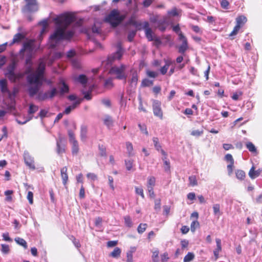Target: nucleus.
Segmentation results:
<instances>
[{
  "mask_svg": "<svg viewBox=\"0 0 262 262\" xmlns=\"http://www.w3.org/2000/svg\"><path fill=\"white\" fill-rule=\"evenodd\" d=\"M138 80V79L137 72L136 71H134L132 73V78H131L130 80L129 81L131 86H136L137 84Z\"/></svg>",
  "mask_w": 262,
  "mask_h": 262,
  "instance_id": "obj_21",
  "label": "nucleus"
},
{
  "mask_svg": "<svg viewBox=\"0 0 262 262\" xmlns=\"http://www.w3.org/2000/svg\"><path fill=\"white\" fill-rule=\"evenodd\" d=\"M25 38V35L22 33H17L14 35L12 41L10 43L12 45L14 43H19L22 40Z\"/></svg>",
  "mask_w": 262,
  "mask_h": 262,
  "instance_id": "obj_16",
  "label": "nucleus"
},
{
  "mask_svg": "<svg viewBox=\"0 0 262 262\" xmlns=\"http://www.w3.org/2000/svg\"><path fill=\"white\" fill-rule=\"evenodd\" d=\"M138 126L140 129V130L144 133L146 135H148V131L147 130L146 126L145 124H141V123L138 124Z\"/></svg>",
  "mask_w": 262,
  "mask_h": 262,
  "instance_id": "obj_47",
  "label": "nucleus"
},
{
  "mask_svg": "<svg viewBox=\"0 0 262 262\" xmlns=\"http://www.w3.org/2000/svg\"><path fill=\"white\" fill-rule=\"evenodd\" d=\"M46 63L41 59L37 67V73L33 72L32 67H28L26 70L28 75L26 77L28 83L27 92L30 97L37 95L43 82V75Z\"/></svg>",
  "mask_w": 262,
  "mask_h": 262,
  "instance_id": "obj_1",
  "label": "nucleus"
},
{
  "mask_svg": "<svg viewBox=\"0 0 262 262\" xmlns=\"http://www.w3.org/2000/svg\"><path fill=\"white\" fill-rule=\"evenodd\" d=\"M199 223L198 221L195 220V221H193V222H192L191 225H190L191 231L194 232L196 229V228L198 226H199Z\"/></svg>",
  "mask_w": 262,
  "mask_h": 262,
  "instance_id": "obj_51",
  "label": "nucleus"
},
{
  "mask_svg": "<svg viewBox=\"0 0 262 262\" xmlns=\"http://www.w3.org/2000/svg\"><path fill=\"white\" fill-rule=\"evenodd\" d=\"M156 179L154 177H150L148 178L147 180V187H153L155 185Z\"/></svg>",
  "mask_w": 262,
  "mask_h": 262,
  "instance_id": "obj_41",
  "label": "nucleus"
},
{
  "mask_svg": "<svg viewBox=\"0 0 262 262\" xmlns=\"http://www.w3.org/2000/svg\"><path fill=\"white\" fill-rule=\"evenodd\" d=\"M99 150L100 151V155L102 157L106 156V148L103 145L99 144L98 146Z\"/></svg>",
  "mask_w": 262,
  "mask_h": 262,
  "instance_id": "obj_43",
  "label": "nucleus"
},
{
  "mask_svg": "<svg viewBox=\"0 0 262 262\" xmlns=\"http://www.w3.org/2000/svg\"><path fill=\"white\" fill-rule=\"evenodd\" d=\"M81 93L84 95L83 99H85L87 100H90L92 99V94H91V91H85L84 90H82Z\"/></svg>",
  "mask_w": 262,
  "mask_h": 262,
  "instance_id": "obj_36",
  "label": "nucleus"
},
{
  "mask_svg": "<svg viewBox=\"0 0 262 262\" xmlns=\"http://www.w3.org/2000/svg\"><path fill=\"white\" fill-rule=\"evenodd\" d=\"M213 209L214 214L215 215L219 216L220 215V205L219 204H215L213 206Z\"/></svg>",
  "mask_w": 262,
  "mask_h": 262,
  "instance_id": "obj_48",
  "label": "nucleus"
},
{
  "mask_svg": "<svg viewBox=\"0 0 262 262\" xmlns=\"http://www.w3.org/2000/svg\"><path fill=\"white\" fill-rule=\"evenodd\" d=\"M58 92L56 88H53L50 91L46 92L44 93L38 92L36 99L39 101H44L47 99H52L55 97Z\"/></svg>",
  "mask_w": 262,
  "mask_h": 262,
  "instance_id": "obj_6",
  "label": "nucleus"
},
{
  "mask_svg": "<svg viewBox=\"0 0 262 262\" xmlns=\"http://www.w3.org/2000/svg\"><path fill=\"white\" fill-rule=\"evenodd\" d=\"M74 32L72 30H67L66 28L57 26L49 37V41L52 48H55L61 41L70 40L73 36Z\"/></svg>",
  "mask_w": 262,
  "mask_h": 262,
  "instance_id": "obj_2",
  "label": "nucleus"
},
{
  "mask_svg": "<svg viewBox=\"0 0 262 262\" xmlns=\"http://www.w3.org/2000/svg\"><path fill=\"white\" fill-rule=\"evenodd\" d=\"M24 158L25 163L27 166L32 169H35V166L34 164L33 158L30 155L28 152L25 151L24 154Z\"/></svg>",
  "mask_w": 262,
  "mask_h": 262,
  "instance_id": "obj_10",
  "label": "nucleus"
},
{
  "mask_svg": "<svg viewBox=\"0 0 262 262\" xmlns=\"http://www.w3.org/2000/svg\"><path fill=\"white\" fill-rule=\"evenodd\" d=\"M72 145V152L73 155H77L79 151L78 143L77 140L70 142Z\"/></svg>",
  "mask_w": 262,
  "mask_h": 262,
  "instance_id": "obj_23",
  "label": "nucleus"
},
{
  "mask_svg": "<svg viewBox=\"0 0 262 262\" xmlns=\"http://www.w3.org/2000/svg\"><path fill=\"white\" fill-rule=\"evenodd\" d=\"M247 20V18L243 15H240L238 16L236 18V25L234 27L233 31L230 32V36L236 35L240 28L244 25Z\"/></svg>",
  "mask_w": 262,
  "mask_h": 262,
  "instance_id": "obj_7",
  "label": "nucleus"
},
{
  "mask_svg": "<svg viewBox=\"0 0 262 262\" xmlns=\"http://www.w3.org/2000/svg\"><path fill=\"white\" fill-rule=\"evenodd\" d=\"M171 62L170 61H166V64L163 67H162L160 69V72L162 75H165L167 71V70Z\"/></svg>",
  "mask_w": 262,
  "mask_h": 262,
  "instance_id": "obj_33",
  "label": "nucleus"
},
{
  "mask_svg": "<svg viewBox=\"0 0 262 262\" xmlns=\"http://www.w3.org/2000/svg\"><path fill=\"white\" fill-rule=\"evenodd\" d=\"M16 67V63L15 61H13L7 67L6 71L5 74H9L15 72V70Z\"/></svg>",
  "mask_w": 262,
  "mask_h": 262,
  "instance_id": "obj_19",
  "label": "nucleus"
},
{
  "mask_svg": "<svg viewBox=\"0 0 262 262\" xmlns=\"http://www.w3.org/2000/svg\"><path fill=\"white\" fill-rule=\"evenodd\" d=\"M83 100V99H78V100H76L72 105H70L72 110L75 108L78 105H79L80 103Z\"/></svg>",
  "mask_w": 262,
  "mask_h": 262,
  "instance_id": "obj_56",
  "label": "nucleus"
},
{
  "mask_svg": "<svg viewBox=\"0 0 262 262\" xmlns=\"http://www.w3.org/2000/svg\"><path fill=\"white\" fill-rule=\"evenodd\" d=\"M126 146L128 156H133V154L132 151L133 150V147L132 144L129 142H126Z\"/></svg>",
  "mask_w": 262,
  "mask_h": 262,
  "instance_id": "obj_34",
  "label": "nucleus"
},
{
  "mask_svg": "<svg viewBox=\"0 0 262 262\" xmlns=\"http://www.w3.org/2000/svg\"><path fill=\"white\" fill-rule=\"evenodd\" d=\"M69 91V88L68 85L64 82H62V85L60 89L59 94L60 95H63L64 94L68 93Z\"/></svg>",
  "mask_w": 262,
  "mask_h": 262,
  "instance_id": "obj_26",
  "label": "nucleus"
},
{
  "mask_svg": "<svg viewBox=\"0 0 262 262\" xmlns=\"http://www.w3.org/2000/svg\"><path fill=\"white\" fill-rule=\"evenodd\" d=\"M68 168L67 166L62 167L60 170L61 177L62 180V183L64 186L67 185L68 181V176L67 173Z\"/></svg>",
  "mask_w": 262,
  "mask_h": 262,
  "instance_id": "obj_13",
  "label": "nucleus"
},
{
  "mask_svg": "<svg viewBox=\"0 0 262 262\" xmlns=\"http://www.w3.org/2000/svg\"><path fill=\"white\" fill-rule=\"evenodd\" d=\"M64 20L67 25H70L74 21V18L72 16L67 15L64 18Z\"/></svg>",
  "mask_w": 262,
  "mask_h": 262,
  "instance_id": "obj_49",
  "label": "nucleus"
},
{
  "mask_svg": "<svg viewBox=\"0 0 262 262\" xmlns=\"http://www.w3.org/2000/svg\"><path fill=\"white\" fill-rule=\"evenodd\" d=\"M0 88L2 93H7L8 92V89L7 88V82L6 79L1 80Z\"/></svg>",
  "mask_w": 262,
  "mask_h": 262,
  "instance_id": "obj_22",
  "label": "nucleus"
},
{
  "mask_svg": "<svg viewBox=\"0 0 262 262\" xmlns=\"http://www.w3.org/2000/svg\"><path fill=\"white\" fill-rule=\"evenodd\" d=\"M136 34V30H133L130 31L127 35V39L128 41L132 42L133 40V39L134 37L135 36Z\"/></svg>",
  "mask_w": 262,
  "mask_h": 262,
  "instance_id": "obj_45",
  "label": "nucleus"
},
{
  "mask_svg": "<svg viewBox=\"0 0 262 262\" xmlns=\"http://www.w3.org/2000/svg\"><path fill=\"white\" fill-rule=\"evenodd\" d=\"M68 135L69 137L70 142H72L75 140H76L75 138L74 133L72 130H70V129L68 130Z\"/></svg>",
  "mask_w": 262,
  "mask_h": 262,
  "instance_id": "obj_52",
  "label": "nucleus"
},
{
  "mask_svg": "<svg viewBox=\"0 0 262 262\" xmlns=\"http://www.w3.org/2000/svg\"><path fill=\"white\" fill-rule=\"evenodd\" d=\"M147 227V224H140L137 228L138 232L139 234L143 233L146 230V228Z\"/></svg>",
  "mask_w": 262,
  "mask_h": 262,
  "instance_id": "obj_35",
  "label": "nucleus"
},
{
  "mask_svg": "<svg viewBox=\"0 0 262 262\" xmlns=\"http://www.w3.org/2000/svg\"><path fill=\"white\" fill-rule=\"evenodd\" d=\"M236 177L238 179L243 180L245 177V172L242 170H237L236 171Z\"/></svg>",
  "mask_w": 262,
  "mask_h": 262,
  "instance_id": "obj_40",
  "label": "nucleus"
},
{
  "mask_svg": "<svg viewBox=\"0 0 262 262\" xmlns=\"http://www.w3.org/2000/svg\"><path fill=\"white\" fill-rule=\"evenodd\" d=\"M154 0H144L143 2V5L145 8H147L152 3Z\"/></svg>",
  "mask_w": 262,
  "mask_h": 262,
  "instance_id": "obj_64",
  "label": "nucleus"
},
{
  "mask_svg": "<svg viewBox=\"0 0 262 262\" xmlns=\"http://www.w3.org/2000/svg\"><path fill=\"white\" fill-rule=\"evenodd\" d=\"M127 24L128 25H133L136 28H138L142 26V24L137 22L133 17H130L128 20Z\"/></svg>",
  "mask_w": 262,
  "mask_h": 262,
  "instance_id": "obj_28",
  "label": "nucleus"
},
{
  "mask_svg": "<svg viewBox=\"0 0 262 262\" xmlns=\"http://www.w3.org/2000/svg\"><path fill=\"white\" fill-rule=\"evenodd\" d=\"M102 103L106 107H110L111 106V101L108 99H103L101 100Z\"/></svg>",
  "mask_w": 262,
  "mask_h": 262,
  "instance_id": "obj_60",
  "label": "nucleus"
},
{
  "mask_svg": "<svg viewBox=\"0 0 262 262\" xmlns=\"http://www.w3.org/2000/svg\"><path fill=\"white\" fill-rule=\"evenodd\" d=\"M216 248L214 250L219 252L222 250L221 247V241L219 238L216 239Z\"/></svg>",
  "mask_w": 262,
  "mask_h": 262,
  "instance_id": "obj_54",
  "label": "nucleus"
},
{
  "mask_svg": "<svg viewBox=\"0 0 262 262\" xmlns=\"http://www.w3.org/2000/svg\"><path fill=\"white\" fill-rule=\"evenodd\" d=\"M135 191L136 193L141 196L142 198H144V195L143 193V190L142 188H138L137 187H135Z\"/></svg>",
  "mask_w": 262,
  "mask_h": 262,
  "instance_id": "obj_57",
  "label": "nucleus"
},
{
  "mask_svg": "<svg viewBox=\"0 0 262 262\" xmlns=\"http://www.w3.org/2000/svg\"><path fill=\"white\" fill-rule=\"evenodd\" d=\"M121 253V249L119 247H116L114 250L109 254V256L113 258H118L120 257Z\"/></svg>",
  "mask_w": 262,
  "mask_h": 262,
  "instance_id": "obj_20",
  "label": "nucleus"
},
{
  "mask_svg": "<svg viewBox=\"0 0 262 262\" xmlns=\"http://www.w3.org/2000/svg\"><path fill=\"white\" fill-rule=\"evenodd\" d=\"M125 224L128 227H131L133 225L131 218L129 216H125L124 217Z\"/></svg>",
  "mask_w": 262,
  "mask_h": 262,
  "instance_id": "obj_44",
  "label": "nucleus"
},
{
  "mask_svg": "<svg viewBox=\"0 0 262 262\" xmlns=\"http://www.w3.org/2000/svg\"><path fill=\"white\" fill-rule=\"evenodd\" d=\"M152 141L154 144V146L156 150L158 151H159L160 149L161 148V146L159 142V139L157 137H154L152 138Z\"/></svg>",
  "mask_w": 262,
  "mask_h": 262,
  "instance_id": "obj_38",
  "label": "nucleus"
},
{
  "mask_svg": "<svg viewBox=\"0 0 262 262\" xmlns=\"http://www.w3.org/2000/svg\"><path fill=\"white\" fill-rule=\"evenodd\" d=\"M145 36L148 40V41H152L154 39V38L152 35V31L151 29H148L145 31Z\"/></svg>",
  "mask_w": 262,
  "mask_h": 262,
  "instance_id": "obj_30",
  "label": "nucleus"
},
{
  "mask_svg": "<svg viewBox=\"0 0 262 262\" xmlns=\"http://www.w3.org/2000/svg\"><path fill=\"white\" fill-rule=\"evenodd\" d=\"M2 251L5 254H7L9 251V247L8 245L2 244Z\"/></svg>",
  "mask_w": 262,
  "mask_h": 262,
  "instance_id": "obj_55",
  "label": "nucleus"
},
{
  "mask_svg": "<svg viewBox=\"0 0 262 262\" xmlns=\"http://www.w3.org/2000/svg\"><path fill=\"white\" fill-rule=\"evenodd\" d=\"M154 84L153 80H150L147 78H145L142 80L141 82V86L147 87L152 85Z\"/></svg>",
  "mask_w": 262,
  "mask_h": 262,
  "instance_id": "obj_29",
  "label": "nucleus"
},
{
  "mask_svg": "<svg viewBox=\"0 0 262 262\" xmlns=\"http://www.w3.org/2000/svg\"><path fill=\"white\" fill-rule=\"evenodd\" d=\"M23 45L24 46V47H25L26 52L30 54H31L33 53L35 48L34 41L31 39L24 42Z\"/></svg>",
  "mask_w": 262,
  "mask_h": 262,
  "instance_id": "obj_11",
  "label": "nucleus"
},
{
  "mask_svg": "<svg viewBox=\"0 0 262 262\" xmlns=\"http://www.w3.org/2000/svg\"><path fill=\"white\" fill-rule=\"evenodd\" d=\"M124 17L121 15L118 11L114 9L106 17L105 20L108 23L113 27H116L124 20Z\"/></svg>",
  "mask_w": 262,
  "mask_h": 262,
  "instance_id": "obj_3",
  "label": "nucleus"
},
{
  "mask_svg": "<svg viewBox=\"0 0 262 262\" xmlns=\"http://www.w3.org/2000/svg\"><path fill=\"white\" fill-rule=\"evenodd\" d=\"M127 262H133V252L131 251H129L126 254Z\"/></svg>",
  "mask_w": 262,
  "mask_h": 262,
  "instance_id": "obj_59",
  "label": "nucleus"
},
{
  "mask_svg": "<svg viewBox=\"0 0 262 262\" xmlns=\"http://www.w3.org/2000/svg\"><path fill=\"white\" fill-rule=\"evenodd\" d=\"M75 80L83 85L84 87L86 86L88 82V78L84 74H80L75 78Z\"/></svg>",
  "mask_w": 262,
  "mask_h": 262,
  "instance_id": "obj_18",
  "label": "nucleus"
},
{
  "mask_svg": "<svg viewBox=\"0 0 262 262\" xmlns=\"http://www.w3.org/2000/svg\"><path fill=\"white\" fill-rule=\"evenodd\" d=\"M126 67L124 64H121L120 66H114L112 67L109 71L111 75L115 76V78L118 80H124V83L126 82L127 75L125 73Z\"/></svg>",
  "mask_w": 262,
  "mask_h": 262,
  "instance_id": "obj_4",
  "label": "nucleus"
},
{
  "mask_svg": "<svg viewBox=\"0 0 262 262\" xmlns=\"http://www.w3.org/2000/svg\"><path fill=\"white\" fill-rule=\"evenodd\" d=\"M246 147L251 152H254L256 151L255 145L251 142H249L246 144Z\"/></svg>",
  "mask_w": 262,
  "mask_h": 262,
  "instance_id": "obj_39",
  "label": "nucleus"
},
{
  "mask_svg": "<svg viewBox=\"0 0 262 262\" xmlns=\"http://www.w3.org/2000/svg\"><path fill=\"white\" fill-rule=\"evenodd\" d=\"M261 171L262 170L260 169L255 170V167L253 166L249 172V176L252 179H254L258 177L261 173Z\"/></svg>",
  "mask_w": 262,
  "mask_h": 262,
  "instance_id": "obj_15",
  "label": "nucleus"
},
{
  "mask_svg": "<svg viewBox=\"0 0 262 262\" xmlns=\"http://www.w3.org/2000/svg\"><path fill=\"white\" fill-rule=\"evenodd\" d=\"M76 52L74 50H70L67 52V56L68 58H72L75 55Z\"/></svg>",
  "mask_w": 262,
  "mask_h": 262,
  "instance_id": "obj_62",
  "label": "nucleus"
},
{
  "mask_svg": "<svg viewBox=\"0 0 262 262\" xmlns=\"http://www.w3.org/2000/svg\"><path fill=\"white\" fill-rule=\"evenodd\" d=\"M63 53L60 52H54L51 56L56 61L63 56Z\"/></svg>",
  "mask_w": 262,
  "mask_h": 262,
  "instance_id": "obj_42",
  "label": "nucleus"
},
{
  "mask_svg": "<svg viewBox=\"0 0 262 262\" xmlns=\"http://www.w3.org/2000/svg\"><path fill=\"white\" fill-rule=\"evenodd\" d=\"M126 168L127 170H130L133 166V160H126L125 161Z\"/></svg>",
  "mask_w": 262,
  "mask_h": 262,
  "instance_id": "obj_46",
  "label": "nucleus"
},
{
  "mask_svg": "<svg viewBox=\"0 0 262 262\" xmlns=\"http://www.w3.org/2000/svg\"><path fill=\"white\" fill-rule=\"evenodd\" d=\"M15 241L16 243L21 246H23L25 249H27L28 245L25 239L20 237H16L15 238Z\"/></svg>",
  "mask_w": 262,
  "mask_h": 262,
  "instance_id": "obj_24",
  "label": "nucleus"
},
{
  "mask_svg": "<svg viewBox=\"0 0 262 262\" xmlns=\"http://www.w3.org/2000/svg\"><path fill=\"white\" fill-rule=\"evenodd\" d=\"M26 5L21 8L23 13H34L38 11V6L36 0H25Z\"/></svg>",
  "mask_w": 262,
  "mask_h": 262,
  "instance_id": "obj_5",
  "label": "nucleus"
},
{
  "mask_svg": "<svg viewBox=\"0 0 262 262\" xmlns=\"http://www.w3.org/2000/svg\"><path fill=\"white\" fill-rule=\"evenodd\" d=\"M13 193L12 190H6L5 192V194L7 196L6 200L7 201H11L12 200V197L10 196L11 194H12Z\"/></svg>",
  "mask_w": 262,
  "mask_h": 262,
  "instance_id": "obj_61",
  "label": "nucleus"
},
{
  "mask_svg": "<svg viewBox=\"0 0 262 262\" xmlns=\"http://www.w3.org/2000/svg\"><path fill=\"white\" fill-rule=\"evenodd\" d=\"M188 48L187 40H185L178 47L179 53L184 54Z\"/></svg>",
  "mask_w": 262,
  "mask_h": 262,
  "instance_id": "obj_17",
  "label": "nucleus"
},
{
  "mask_svg": "<svg viewBox=\"0 0 262 262\" xmlns=\"http://www.w3.org/2000/svg\"><path fill=\"white\" fill-rule=\"evenodd\" d=\"M155 209L156 210H160L161 208V200L160 199H156L155 201Z\"/></svg>",
  "mask_w": 262,
  "mask_h": 262,
  "instance_id": "obj_53",
  "label": "nucleus"
},
{
  "mask_svg": "<svg viewBox=\"0 0 262 262\" xmlns=\"http://www.w3.org/2000/svg\"><path fill=\"white\" fill-rule=\"evenodd\" d=\"M38 110V106L37 105H35L33 104H31L29 105V108L28 110V114H33L36 112H37Z\"/></svg>",
  "mask_w": 262,
  "mask_h": 262,
  "instance_id": "obj_32",
  "label": "nucleus"
},
{
  "mask_svg": "<svg viewBox=\"0 0 262 262\" xmlns=\"http://www.w3.org/2000/svg\"><path fill=\"white\" fill-rule=\"evenodd\" d=\"M204 131L203 130H192L191 133V135L193 136L199 137L203 134Z\"/></svg>",
  "mask_w": 262,
  "mask_h": 262,
  "instance_id": "obj_50",
  "label": "nucleus"
},
{
  "mask_svg": "<svg viewBox=\"0 0 262 262\" xmlns=\"http://www.w3.org/2000/svg\"><path fill=\"white\" fill-rule=\"evenodd\" d=\"M122 56V51L121 46H119L117 51L114 54L108 56L107 62L108 63H112L116 59H120Z\"/></svg>",
  "mask_w": 262,
  "mask_h": 262,
  "instance_id": "obj_9",
  "label": "nucleus"
},
{
  "mask_svg": "<svg viewBox=\"0 0 262 262\" xmlns=\"http://www.w3.org/2000/svg\"><path fill=\"white\" fill-rule=\"evenodd\" d=\"M153 113L155 116L163 118V112L161 108V103L158 100H154L152 103Z\"/></svg>",
  "mask_w": 262,
  "mask_h": 262,
  "instance_id": "obj_8",
  "label": "nucleus"
},
{
  "mask_svg": "<svg viewBox=\"0 0 262 262\" xmlns=\"http://www.w3.org/2000/svg\"><path fill=\"white\" fill-rule=\"evenodd\" d=\"M27 199L29 201V202L30 204H32L33 203V193L31 191H29L28 192Z\"/></svg>",
  "mask_w": 262,
  "mask_h": 262,
  "instance_id": "obj_58",
  "label": "nucleus"
},
{
  "mask_svg": "<svg viewBox=\"0 0 262 262\" xmlns=\"http://www.w3.org/2000/svg\"><path fill=\"white\" fill-rule=\"evenodd\" d=\"M88 127L82 124L80 127V139L82 142H85L87 138Z\"/></svg>",
  "mask_w": 262,
  "mask_h": 262,
  "instance_id": "obj_14",
  "label": "nucleus"
},
{
  "mask_svg": "<svg viewBox=\"0 0 262 262\" xmlns=\"http://www.w3.org/2000/svg\"><path fill=\"white\" fill-rule=\"evenodd\" d=\"M5 76L12 82H16L18 78L17 74L14 72L9 74H5Z\"/></svg>",
  "mask_w": 262,
  "mask_h": 262,
  "instance_id": "obj_25",
  "label": "nucleus"
},
{
  "mask_svg": "<svg viewBox=\"0 0 262 262\" xmlns=\"http://www.w3.org/2000/svg\"><path fill=\"white\" fill-rule=\"evenodd\" d=\"M147 75L151 78H155L157 76L158 74L154 71H147L146 72Z\"/></svg>",
  "mask_w": 262,
  "mask_h": 262,
  "instance_id": "obj_63",
  "label": "nucleus"
},
{
  "mask_svg": "<svg viewBox=\"0 0 262 262\" xmlns=\"http://www.w3.org/2000/svg\"><path fill=\"white\" fill-rule=\"evenodd\" d=\"M194 258V254L192 252H188V254L184 257V262H190Z\"/></svg>",
  "mask_w": 262,
  "mask_h": 262,
  "instance_id": "obj_31",
  "label": "nucleus"
},
{
  "mask_svg": "<svg viewBox=\"0 0 262 262\" xmlns=\"http://www.w3.org/2000/svg\"><path fill=\"white\" fill-rule=\"evenodd\" d=\"M56 145V152L58 155H60L62 154L63 152H64L65 145L63 144L62 142V139L61 138H60L58 140H57Z\"/></svg>",
  "mask_w": 262,
  "mask_h": 262,
  "instance_id": "obj_12",
  "label": "nucleus"
},
{
  "mask_svg": "<svg viewBox=\"0 0 262 262\" xmlns=\"http://www.w3.org/2000/svg\"><path fill=\"white\" fill-rule=\"evenodd\" d=\"M113 121L112 117L108 115H106L104 119V124L108 127L113 125Z\"/></svg>",
  "mask_w": 262,
  "mask_h": 262,
  "instance_id": "obj_27",
  "label": "nucleus"
},
{
  "mask_svg": "<svg viewBox=\"0 0 262 262\" xmlns=\"http://www.w3.org/2000/svg\"><path fill=\"white\" fill-rule=\"evenodd\" d=\"M189 185L192 186H196L198 185L197 180L195 176H191L189 177Z\"/></svg>",
  "mask_w": 262,
  "mask_h": 262,
  "instance_id": "obj_37",
  "label": "nucleus"
}]
</instances>
